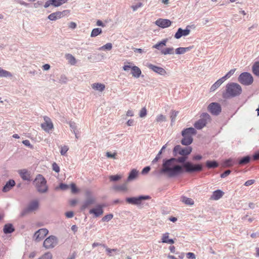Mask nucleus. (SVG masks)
Segmentation results:
<instances>
[{
    "instance_id": "36",
    "label": "nucleus",
    "mask_w": 259,
    "mask_h": 259,
    "mask_svg": "<svg viewBox=\"0 0 259 259\" xmlns=\"http://www.w3.org/2000/svg\"><path fill=\"white\" fill-rule=\"evenodd\" d=\"M14 231V229L11 224H7L4 226V232L5 234L11 233Z\"/></svg>"
},
{
    "instance_id": "52",
    "label": "nucleus",
    "mask_w": 259,
    "mask_h": 259,
    "mask_svg": "<svg viewBox=\"0 0 259 259\" xmlns=\"http://www.w3.org/2000/svg\"><path fill=\"white\" fill-rule=\"evenodd\" d=\"M182 148H182L181 146L177 145L174 147V152L176 154L178 153L180 155V152L182 150Z\"/></svg>"
},
{
    "instance_id": "19",
    "label": "nucleus",
    "mask_w": 259,
    "mask_h": 259,
    "mask_svg": "<svg viewBox=\"0 0 259 259\" xmlns=\"http://www.w3.org/2000/svg\"><path fill=\"white\" fill-rule=\"evenodd\" d=\"M190 33V30L188 28V27L185 29H183L179 28L177 32L175 34V37L177 39L180 38L182 36H186L188 35Z\"/></svg>"
},
{
    "instance_id": "32",
    "label": "nucleus",
    "mask_w": 259,
    "mask_h": 259,
    "mask_svg": "<svg viewBox=\"0 0 259 259\" xmlns=\"http://www.w3.org/2000/svg\"><path fill=\"white\" fill-rule=\"evenodd\" d=\"M12 77V73L6 70L3 69L0 67V77Z\"/></svg>"
},
{
    "instance_id": "7",
    "label": "nucleus",
    "mask_w": 259,
    "mask_h": 259,
    "mask_svg": "<svg viewBox=\"0 0 259 259\" xmlns=\"http://www.w3.org/2000/svg\"><path fill=\"white\" fill-rule=\"evenodd\" d=\"M58 244V239L55 236L51 235L47 238L44 241L43 246L46 249H51Z\"/></svg>"
},
{
    "instance_id": "48",
    "label": "nucleus",
    "mask_w": 259,
    "mask_h": 259,
    "mask_svg": "<svg viewBox=\"0 0 259 259\" xmlns=\"http://www.w3.org/2000/svg\"><path fill=\"white\" fill-rule=\"evenodd\" d=\"M69 148L67 146H64L61 147L60 153L62 155H65L68 151Z\"/></svg>"
},
{
    "instance_id": "9",
    "label": "nucleus",
    "mask_w": 259,
    "mask_h": 259,
    "mask_svg": "<svg viewBox=\"0 0 259 259\" xmlns=\"http://www.w3.org/2000/svg\"><path fill=\"white\" fill-rule=\"evenodd\" d=\"M87 197L86 200L82 202L81 209L84 210L88 208L90 205L95 203L96 199L92 195V193L90 191H88L85 192Z\"/></svg>"
},
{
    "instance_id": "47",
    "label": "nucleus",
    "mask_w": 259,
    "mask_h": 259,
    "mask_svg": "<svg viewBox=\"0 0 259 259\" xmlns=\"http://www.w3.org/2000/svg\"><path fill=\"white\" fill-rule=\"evenodd\" d=\"M52 258H53L52 254L50 252H46L45 254H44L38 259H52Z\"/></svg>"
},
{
    "instance_id": "45",
    "label": "nucleus",
    "mask_w": 259,
    "mask_h": 259,
    "mask_svg": "<svg viewBox=\"0 0 259 259\" xmlns=\"http://www.w3.org/2000/svg\"><path fill=\"white\" fill-rule=\"evenodd\" d=\"M235 69L230 70L224 76L222 77V78L225 81L227 79L230 78L235 72Z\"/></svg>"
},
{
    "instance_id": "64",
    "label": "nucleus",
    "mask_w": 259,
    "mask_h": 259,
    "mask_svg": "<svg viewBox=\"0 0 259 259\" xmlns=\"http://www.w3.org/2000/svg\"><path fill=\"white\" fill-rule=\"evenodd\" d=\"M65 215L68 218H72L74 216V213L73 211H68L65 213Z\"/></svg>"
},
{
    "instance_id": "6",
    "label": "nucleus",
    "mask_w": 259,
    "mask_h": 259,
    "mask_svg": "<svg viewBox=\"0 0 259 259\" xmlns=\"http://www.w3.org/2000/svg\"><path fill=\"white\" fill-rule=\"evenodd\" d=\"M210 121V117L209 115L206 113H203L201 115L200 119L195 123L194 126L198 130H201Z\"/></svg>"
},
{
    "instance_id": "42",
    "label": "nucleus",
    "mask_w": 259,
    "mask_h": 259,
    "mask_svg": "<svg viewBox=\"0 0 259 259\" xmlns=\"http://www.w3.org/2000/svg\"><path fill=\"white\" fill-rule=\"evenodd\" d=\"M250 157L249 156H246L243 157L239 161V164L240 165L245 164L250 161Z\"/></svg>"
},
{
    "instance_id": "12",
    "label": "nucleus",
    "mask_w": 259,
    "mask_h": 259,
    "mask_svg": "<svg viewBox=\"0 0 259 259\" xmlns=\"http://www.w3.org/2000/svg\"><path fill=\"white\" fill-rule=\"evenodd\" d=\"M105 207V205L103 204H97L96 206L89 211L90 214H93L95 217H99V216L103 214V208Z\"/></svg>"
},
{
    "instance_id": "27",
    "label": "nucleus",
    "mask_w": 259,
    "mask_h": 259,
    "mask_svg": "<svg viewBox=\"0 0 259 259\" xmlns=\"http://www.w3.org/2000/svg\"><path fill=\"white\" fill-rule=\"evenodd\" d=\"M65 58L67 60L68 62L71 65H74L76 63V60L75 58L70 54H65Z\"/></svg>"
},
{
    "instance_id": "63",
    "label": "nucleus",
    "mask_w": 259,
    "mask_h": 259,
    "mask_svg": "<svg viewBox=\"0 0 259 259\" xmlns=\"http://www.w3.org/2000/svg\"><path fill=\"white\" fill-rule=\"evenodd\" d=\"M231 173V170H227L221 174V177L222 178H224L228 176Z\"/></svg>"
},
{
    "instance_id": "21",
    "label": "nucleus",
    "mask_w": 259,
    "mask_h": 259,
    "mask_svg": "<svg viewBox=\"0 0 259 259\" xmlns=\"http://www.w3.org/2000/svg\"><path fill=\"white\" fill-rule=\"evenodd\" d=\"M18 172L23 180L27 181L31 180L30 172L26 169H20Z\"/></svg>"
},
{
    "instance_id": "31",
    "label": "nucleus",
    "mask_w": 259,
    "mask_h": 259,
    "mask_svg": "<svg viewBox=\"0 0 259 259\" xmlns=\"http://www.w3.org/2000/svg\"><path fill=\"white\" fill-rule=\"evenodd\" d=\"M138 171H137L136 169H133V170H132L127 178V182H131L135 179L138 176Z\"/></svg>"
},
{
    "instance_id": "28",
    "label": "nucleus",
    "mask_w": 259,
    "mask_h": 259,
    "mask_svg": "<svg viewBox=\"0 0 259 259\" xmlns=\"http://www.w3.org/2000/svg\"><path fill=\"white\" fill-rule=\"evenodd\" d=\"M224 82L223 79L221 78L218 79L210 88V92L215 91L220 85Z\"/></svg>"
},
{
    "instance_id": "33",
    "label": "nucleus",
    "mask_w": 259,
    "mask_h": 259,
    "mask_svg": "<svg viewBox=\"0 0 259 259\" xmlns=\"http://www.w3.org/2000/svg\"><path fill=\"white\" fill-rule=\"evenodd\" d=\"M102 246L106 249V251H107V255L109 256H113V252L117 253L119 250L115 248V249H110L108 247H107L105 244H103Z\"/></svg>"
},
{
    "instance_id": "34",
    "label": "nucleus",
    "mask_w": 259,
    "mask_h": 259,
    "mask_svg": "<svg viewBox=\"0 0 259 259\" xmlns=\"http://www.w3.org/2000/svg\"><path fill=\"white\" fill-rule=\"evenodd\" d=\"M192 151V148L190 147H187L182 148L181 151L180 155L182 156H187L190 154Z\"/></svg>"
},
{
    "instance_id": "1",
    "label": "nucleus",
    "mask_w": 259,
    "mask_h": 259,
    "mask_svg": "<svg viewBox=\"0 0 259 259\" xmlns=\"http://www.w3.org/2000/svg\"><path fill=\"white\" fill-rule=\"evenodd\" d=\"M183 171L182 166L176 163L175 158L163 159L160 172L168 177H175Z\"/></svg>"
},
{
    "instance_id": "5",
    "label": "nucleus",
    "mask_w": 259,
    "mask_h": 259,
    "mask_svg": "<svg viewBox=\"0 0 259 259\" xmlns=\"http://www.w3.org/2000/svg\"><path fill=\"white\" fill-rule=\"evenodd\" d=\"M196 133V131L193 127H189L183 130L182 132L183 137L181 141L182 144L185 146L191 144L193 141L192 136L195 135Z\"/></svg>"
},
{
    "instance_id": "60",
    "label": "nucleus",
    "mask_w": 259,
    "mask_h": 259,
    "mask_svg": "<svg viewBox=\"0 0 259 259\" xmlns=\"http://www.w3.org/2000/svg\"><path fill=\"white\" fill-rule=\"evenodd\" d=\"M150 167L148 166H146L145 167H144L143 170H142V175H146L147 174V173L149 172V171H150Z\"/></svg>"
},
{
    "instance_id": "37",
    "label": "nucleus",
    "mask_w": 259,
    "mask_h": 259,
    "mask_svg": "<svg viewBox=\"0 0 259 259\" xmlns=\"http://www.w3.org/2000/svg\"><path fill=\"white\" fill-rule=\"evenodd\" d=\"M112 48V44L110 42L107 43L105 45L98 48L99 51H110Z\"/></svg>"
},
{
    "instance_id": "35",
    "label": "nucleus",
    "mask_w": 259,
    "mask_h": 259,
    "mask_svg": "<svg viewBox=\"0 0 259 259\" xmlns=\"http://www.w3.org/2000/svg\"><path fill=\"white\" fill-rule=\"evenodd\" d=\"M102 32V29L100 28H94L92 30L91 33V37H95L100 34H101Z\"/></svg>"
},
{
    "instance_id": "23",
    "label": "nucleus",
    "mask_w": 259,
    "mask_h": 259,
    "mask_svg": "<svg viewBox=\"0 0 259 259\" xmlns=\"http://www.w3.org/2000/svg\"><path fill=\"white\" fill-rule=\"evenodd\" d=\"M15 185V182L13 180H10L6 183L5 185L3 188L4 192H7L9 191Z\"/></svg>"
},
{
    "instance_id": "18",
    "label": "nucleus",
    "mask_w": 259,
    "mask_h": 259,
    "mask_svg": "<svg viewBox=\"0 0 259 259\" xmlns=\"http://www.w3.org/2000/svg\"><path fill=\"white\" fill-rule=\"evenodd\" d=\"M39 207V202L37 200H33L30 202L28 205L26 211L27 212H33L38 209Z\"/></svg>"
},
{
    "instance_id": "26",
    "label": "nucleus",
    "mask_w": 259,
    "mask_h": 259,
    "mask_svg": "<svg viewBox=\"0 0 259 259\" xmlns=\"http://www.w3.org/2000/svg\"><path fill=\"white\" fill-rule=\"evenodd\" d=\"M193 47H180L176 49V54L178 55L184 54L187 52L190 51L192 49Z\"/></svg>"
},
{
    "instance_id": "40",
    "label": "nucleus",
    "mask_w": 259,
    "mask_h": 259,
    "mask_svg": "<svg viewBox=\"0 0 259 259\" xmlns=\"http://www.w3.org/2000/svg\"><path fill=\"white\" fill-rule=\"evenodd\" d=\"M182 201L186 204L187 205H193L194 204V201L190 198H187L186 197H182L181 198Z\"/></svg>"
},
{
    "instance_id": "24",
    "label": "nucleus",
    "mask_w": 259,
    "mask_h": 259,
    "mask_svg": "<svg viewBox=\"0 0 259 259\" xmlns=\"http://www.w3.org/2000/svg\"><path fill=\"white\" fill-rule=\"evenodd\" d=\"M223 195L224 192L222 191L218 190L213 192V194L211 196V199L217 200L220 199L223 196Z\"/></svg>"
},
{
    "instance_id": "25",
    "label": "nucleus",
    "mask_w": 259,
    "mask_h": 259,
    "mask_svg": "<svg viewBox=\"0 0 259 259\" xmlns=\"http://www.w3.org/2000/svg\"><path fill=\"white\" fill-rule=\"evenodd\" d=\"M93 89L99 92H103L105 89V85L101 83H94L92 84Z\"/></svg>"
},
{
    "instance_id": "3",
    "label": "nucleus",
    "mask_w": 259,
    "mask_h": 259,
    "mask_svg": "<svg viewBox=\"0 0 259 259\" xmlns=\"http://www.w3.org/2000/svg\"><path fill=\"white\" fill-rule=\"evenodd\" d=\"M187 159V156H182L181 157L175 158L176 163L177 164L178 162L183 163L182 168H185V171L187 172H193L194 171H199L202 169V166L201 164L193 165L190 162H185Z\"/></svg>"
},
{
    "instance_id": "39",
    "label": "nucleus",
    "mask_w": 259,
    "mask_h": 259,
    "mask_svg": "<svg viewBox=\"0 0 259 259\" xmlns=\"http://www.w3.org/2000/svg\"><path fill=\"white\" fill-rule=\"evenodd\" d=\"M114 189L118 191H126L127 190L126 183H125L120 185L116 186L114 187Z\"/></svg>"
},
{
    "instance_id": "38",
    "label": "nucleus",
    "mask_w": 259,
    "mask_h": 259,
    "mask_svg": "<svg viewBox=\"0 0 259 259\" xmlns=\"http://www.w3.org/2000/svg\"><path fill=\"white\" fill-rule=\"evenodd\" d=\"M174 49L172 47L168 48L161 50V53L162 55H166L168 54H173Z\"/></svg>"
},
{
    "instance_id": "10",
    "label": "nucleus",
    "mask_w": 259,
    "mask_h": 259,
    "mask_svg": "<svg viewBox=\"0 0 259 259\" xmlns=\"http://www.w3.org/2000/svg\"><path fill=\"white\" fill-rule=\"evenodd\" d=\"M149 196H140L138 197H128L126 199V201L128 203L139 205L140 204L143 200L149 199Z\"/></svg>"
},
{
    "instance_id": "4",
    "label": "nucleus",
    "mask_w": 259,
    "mask_h": 259,
    "mask_svg": "<svg viewBox=\"0 0 259 259\" xmlns=\"http://www.w3.org/2000/svg\"><path fill=\"white\" fill-rule=\"evenodd\" d=\"M37 191L40 193H46L48 191V187L45 178L41 175H38L34 182Z\"/></svg>"
},
{
    "instance_id": "56",
    "label": "nucleus",
    "mask_w": 259,
    "mask_h": 259,
    "mask_svg": "<svg viewBox=\"0 0 259 259\" xmlns=\"http://www.w3.org/2000/svg\"><path fill=\"white\" fill-rule=\"evenodd\" d=\"M67 81V78L65 75H61L59 79V82L61 83H65Z\"/></svg>"
},
{
    "instance_id": "62",
    "label": "nucleus",
    "mask_w": 259,
    "mask_h": 259,
    "mask_svg": "<svg viewBox=\"0 0 259 259\" xmlns=\"http://www.w3.org/2000/svg\"><path fill=\"white\" fill-rule=\"evenodd\" d=\"M59 188L62 190H65L68 188V186L66 184L61 183Z\"/></svg>"
},
{
    "instance_id": "54",
    "label": "nucleus",
    "mask_w": 259,
    "mask_h": 259,
    "mask_svg": "<svg viewBox=\"0 0 259 259\" xmlns=\"http://www.w3.org/2000/svg\"><path fill=\"white\" fill-rule=\"evenodd\" d=\"M106 156L108 157V158H113V159H116V153H111L109 152H107L106 153Z\"/></svg>"
},
{
    "instance_id": "16",
    "label": "nucleus",
    "mask_w": 259,
    "mask_h": 259,
    "mask_svg": "<svg viewBox=\"0 0 259 259\" xmlns=\"http://www.w3.org/2000/svg\"><path fill=\"white\" fill-rule=\"evenodd\" d=\"M147 66L150 69L159 75H165L166 74V71L161 67L157 66L150 63H148Z\"/></svg>"
},
{
    "instance_id": "20",
    "label": "nucleus",
    "mask_w": 259,
    "mask_h": 259,
    "mask_svg": "<svg viewBox=\"0 0 259 259\" xmlns=\"http://www.w3.org/2000/svg\"><path fill=\"white\" fill-rule=\"evenodd\" d=\"M171 22L168 19H158L155 21V24L161 28H164L169 27Z\"/></svg>"
},
{
    "instance_id": "41",
    "label": "nucleus",
    "mask_w": 259,
    "mask_h": 259,
    "mask_svg": "<svg viewBox=\"0 0 259 259\" xmlns=\"http://www.w3.org/2000/svg\"><path fill=\"white\" fill-rule=\"evenodd\" d=\"M252 71L255 75L259 76V62H256L252 66Z\"/></svg>"
},
{
    "instance_id": "53",
    "label": "nucleus",
    "mask_w": 259,
    "mask_h": 259,
    "mask_svg": "<svg viewBox=\"0 0 259 259\" xmlns=\"http://www.w3.org/2000/svg\"><path fill=\"white\" fill-rule=\"evenodd\" d=\"M143 6V4L142 3H138L135 5H133L131 6V8H132L133 10L134 11H136L139 8H141Z\"/></svg>"
},
{
    "instance_id": "29",
    "label": "nucleus",
    "mask_w": 259,
    "mask_h": 259,
    "mask_svg": "<svg viewBox=\"0 0 259 259\" xmlns=\"http://www.w3.org/2000/svg\"><path fill=\"white\" fill-rule=\"evenodd\" d=\"M132 74L134 77L139 78L141 74V71L138 67L135 66L132 67Z\"/></svg>"
},
{
    "instance_id": "2",
    "label": "nucleus",
    "mask_w": 259,
    "mask_h": 259,
    "mask_svg": "<svg viewBox=\"0 0 259 259\" xmlns=\"http://www.w3.org/2000/svg\"><path fill=\"white\" fill-rule=\"evenodd\" d=\"M241 92L242 88L239 84L231 82L226 85V92L223 94V97L227 99L236 97L240 95Z\"/></svg>"
},
{
    "instance_id": "22",
    "label": "nucleus",
    "mask_w": 259,
    "mask_h": 259,
    "mask_svg": "<svg viewBox=\"0 0 259 259\" xmlns=\"http://www.w3.org/2000/svg\"><path fill=\"white\" fill-rule=\"evenodd\" d=\"M169 233H165L161 236V242L169 244H172L175 243V241L172 239L169 238Z\"/></svg>"
},
{
    "instance_id": "44",
    "label": "nucleus",
    "mask_w": 259,
    "mask_h": 259,
    "mask_svg": "<svg viewBox=\"0 0 259 259\" xmlns=\"http://www.w3.org/2000/svg\"><path fill=\"white\" fill-rule=\"evenodd\" d=\"M178 111H176L174 110L171 111V114H170V119H171V124H173L176 121V117L178 115Z\"/></svg>"
},
{
    "instance_id": "51",
    "label": "nucleus",
    "mask_w": 259,
    "mask_h": 259,
    "mask_svg": "<svg viewBox=\"0 0 259 259\" xmlns=\"http://www.w3.org/2000/svg\"><path fill=\"white\" fill-rule=\"evenodd\" d=\"M147 114V110L145 107L142 108L140 112V117L141 118H143L146 116Z\"/></svg>"
},
{
    "instance_id": "43",
    "label": "nucleus",
    "mask_w": 259,
    "mask_h": 259,
    "mask_svg": "<svg viewBox=\"0 0 259 259\" xmlns=\"http://www.w3.org/2000/svg\"><path fill=\"white\" fill-rule=\"evenodd\" d=\"M206 165L208 168H215L218 166V163L215 161H207Z\"/></svg>"
},
{
    "instance_id": "46",
    "label": "nucleus",
    "mask_w": 259,
    "mask_h": 259,
    "mask_svg": "<svg viewBox=\"0 0 259 259\" xmlns=\"http://www.w3.org/2000/svg\"><path fill=\"white\" fill-rule=\"evenodd\" d=\"M166 120V117L165 116L162 114H159L156 116V121L157 122H161L165 121Z\"/></svg>"
},
{
    "instance_id": "15",
    "label": "nucleus",
    "mask_w": 259,
    "mask_h": 259,
    "mask_svg": "<svg viewBox=\"0 0 259 259\" xmlns=\"http://www.w3.org/2000/svg\"><path fill=\"white\" fill-rule=\"evenodd\" d=\"M208 110L211 114L217 115L221 112V107L219 103H211L208 105Z\"/></svg>"
},
{
    "instance_id": "61",
    "label": "nucleus",
    "mask_w": 259,
    "mask_h": 259,
    "mask_svg": "<svg viewBox=\"0 0 259 259\" xmlns=\"http://www.w3.org/2000/svg\"><path fill=\"white\" fill-rule=\"evenodd\" d=\"M161 151H159L156 157L153 160L152 163H154L156 162L160 158V155L161 154Z\"/></svg>"
},
{
    "instance_id": "58",
    "label": "nucleus",
    "mask_w": 259,
    "mask_h": 259,
    "mask_svg": "<svg viewBox=\"0 0 259 259\" xmlns=\"http://www.w3.org/2000/svg\"><path fill=\"white\" fill-rule=\"evenodd\" d=\"M232 160L231 159H229L226 160L224 162V166H232L233 164L232 163Z\"/></svg>"
},
{
    "instance_id": "17",
    "label": "nucleus",
    "mask_w": 259,
    "mask_h": 259,
    "mask_svg": "<svg viewBox=\"0 0 259 259\" xmlns=\"http://www.w3.org/2000/svg\"><path fill=\"white\" fill-rule=\"evenodd\" d=\"M67 11H63L62 12H56L53 13H51L50 14L48 18L51 21H55L58 19H60L62 18L64 15H66V12Z\"/></svg>"
},
{
    "instance_id": "50",
    "label": "nucleus",
    "mask_w": 259,
    "mask_h": 259,
    "mask_svg": "<svg viewBox=\"0 0 259 259\" xmlns=\"http://www.w3.org/2000/svg\"><path fill=\"white\" fill-rule=\"evenodd\" d=\"M121 177L120 175H113L109 177L110 181H117L121 179Z\"/></svg>"
},
{
    "instance_id": "11",
    "label": "nucleus",
    "mask_w": 259,
    "mask_h": 259,
    "mask_svg": "<svg viewBox=\"0 0 259 259\" xmlns=\"http://www.w3.org/2000/svg\"><path fill=\"white\" fill-rule=\"evenodd\" d=\"M44 122L41 124V127L45 132L49 133L53 128V123L50 118L48 116H44Z\"/></svg>"
},
{
    "instance_id": "30",
    "label": "nucleus",
    "mask_w": 259,
    "mask_h": 259,
    "mask_svg": "<svg viewBox=\"0 0 259 259\" xmlns=\"http://www.w3.org/2000/svg\"><path fill=\"white\" fill-rule=\"evenodd\" d=\"M167 42V39H164L160 42H158L155 45H154L152 48L156 49L161 51V50H163L162 48L166 45V42Z\"/></svg>"
},
{
    "instance_id": "57",
    "label": "nucleus",
    "mask_w": 259,
    "mask_h": 259,
    "mask_svg": "<svg viewBox=\"0 0 259 259\" xmlns=\"http://www.w3.org/2000/svg\"><path fill=\"white\" fill-rule=\"evenodd\" d=\"M69 125L71 128L73 130V133H75V130H76L77 128L76 123L74 122L71 121L69 122Z\"/></svg>"
},
{
    "instance_id": "14",
    "label": "nucleus",
    "mask_w": 259,
    "mask_h": 259,
    "mask_svg": "<svg viewBox=\"0 0 259 259\" xmlns=\"http://www.w3.org/2000/svg\"><path fill=\"white\" fill-rule=\"evenodd\" d=\"M68 0H48L44 4V8H48L51 6L55 7H58L63 4L67 3Z\"/></svg>"
},
{
    "instance_id": "13",
    "label": "nucleus",
    "mask_w": 259,
    "mask_h": 259,
    "mask_svg": "<svg viewBox=\"0 0 259 259\" xmlns=\"http://www.w3.org/2000/svg\"><path fill=\"white\" fill-rule=\"evenodd\" d=\"M49 233V231L46 228H42L37 231L33 235V239L37 242L42 240Z\"/></svg>"
},
{
    "instance_id": "55",
    "label": "nucleus",
    "mask_w": 259,
    "mask_h": 259,
    "mask_svg": "<svg viewBox=\"0 0 259 259\" xmlns=\"http://www.w3.org/2000/svg\"><path fill=\"white\" fill-rule=\"evenodd\" d=\"M52 167L53 170H54L56 172H59L60 171V168L59 166L58 165V164L54 162L52 164Z\"/></svg>"
},
{
    "instance_id": "8",
    "label": "nucleus",
    "mask_w": 259,
    "mask_h": 259,
    "mask_svg": "<svg viewBox=\"0 0 259 259\" xmlns=\"http://www.w3.org/2000/svg\"><path fill=\"white\" fill-rule=\"evenodd\" d=\"M238 81L242 84L249 85L253 82V79L249 73L243 72L239 76Z\"/></svg>"
},
{
    "instance_id": "49",
    "label": "nucleus",
    "mask_w": 259,
    "mask_h": 259,
    "mask_svg": "<svg viewBox=\"0 0 259 259\" xmlns=\"http://www.w3.org/2000/svg\"><path fill=\"white\" fill-rule=\"evenodd\" d=\"M113 215L112 214H109L105 215L102 219L103 222H108L113 218Z\"/></svg>"
},
{
    "instance_id": "59",
    "label": "nucleus",
    "mask_w": 259,
    "mask_h": 259,
    "mask_svg": "<svg viewBox=\"0 0 259 259\" xmlns=\"http://www.w3.org/2000/svg\"><path fill=\"white\" fill-rule=\"evenodd\" d=\"M186 257L189 259H195L196 256L194 253L188 252L186 254Z\"/></svg>"
}]
</instances>
